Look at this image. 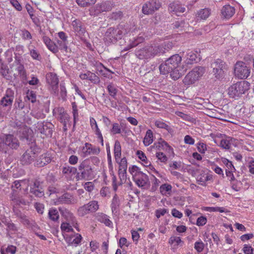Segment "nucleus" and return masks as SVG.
<instances>
[{"label": "nucleus", "instance_id": "f257e3e1", "mask_svg": "<svg viewBox=\"0 0 254 254\" xmlns=\"http://www.w3.org/2000/svg\"><path fill=\"white\" fill-rule=\"evenodd\" d=\"M182 62V57L178 54L172 56L160 65V72L162 74L170 73V76L174 80L179 79L182 74L178 68Z\"/></svg>", "mask_w": 254, "mask_h": 254}, {"label": "nucleus", "instance_id": "f03ea898", "mask_svg": "<svg viewBox=\"0 0 254 254\" xmlns=\"http://www.w3.org/2000/svg\"><path fill=\"white\" fill-rule=\"evenodd\" d=\"M135 28L132 29L128 24H119L116 28H108L105 33L104 40L105 43L109 44L115 42L118 39H121L124 35L129 33H133Z\"/></svg>", "mask_w": 254, "mask_h": 254}, {"label": "nucleus", "instance_id": "7ed1b4c3", "mask_svg": "<svg viewBox=\"0 0 254 254\" xmlns=\"http://www.w3.org/2000/svg\"><path fill=\"white\" fill-rule=\"evenodd\" d=\"M162 48L156 44H152L140 49H136L135 55L140 60H148L160 54Z\"/></svg>", "mask_w": 254, "mask_h": 254}, {"label": "nucleus", "instance_id": "20e7f679", "mask_svg": "<svg viewBox=\"0 0 254 254\" xmlns=\"http://www.w3.org/2000/svg\"><path fill=\"white\" fill-rule=\"evenodd\" d=\"M250 87L251 84L248 81L242 80L231 85L228 88V93L230 97L238 98L249 91Z\"/></svg>", "mask_w": 254, "mask_h": 254}, {"label": "nucleus", "instance_id": "39448f33", "mask_svg": "<svg viewBox=\"0 0 254 254\" xmlns=\"http://www.w3.org/2000/svg\"><path fill=\"white\" fill-rule=\"evenodd\" d=\"M78 169L80 171V174H78L77 176L78 180H89L92 179L94 170L89 159H85L81 162L78 166Z\"/></svg>", "mask_w": 254, "mask_h": 254}, {"label": "nucleus", "instance_id": "423d86ee", "mask_svg": "<svg viewBox=\"0 0 254 254\" xmlns=\"http://www.w3.org/2000/svg\"><path fill=\"white\" fill-rule=\"evenodd\" d=\"M205 73V68L201 66L194 67L183 79V83L186 85L194 84Z\"/></svg>", "mask_w": 254, "mask_h": 254}, {"label": "nucleus", "instance_id": "0eeeda50", "mask_svg": "<svg viewBox=\"0 0 254 254\" xmlns=\"http://www.w3.org/2000/svg\"><path fill=\"white\" fill-rule=\"evenodd\" d=\"M233 72L236 77L240 79H246L251 75V68L244 62L238 61L234 64Z\"/></svg>", "mask_w": 254, "mask_h": 254}, {"label": "nucleus", "instance_id": "6e6552de", "mask_svg": "<svg viewBox=\"0 0 254 254\" xmlns=\"http://www.w3.org/2000/svg\"><path fill=\"white\" fill-rule=\"evenodd\" d=\"M212 72L214 76L217 79H221L224 77L225 71L227 70L226 63L220 59H217L211 63Z\"/></svg>", "mask_w": 254, "mask_h": 254}, {"label": "nucleus", "instance_id": "1a4fd4ad", "mask_svg": "<svg viewBox=\"0 0 254 254\" xmlns=\"http://www.w3.org/2000/svg\"><path fill=\"white\" fill-rule=\"evenodd\" d=\"M39 152V148L37 146H32L26 150L21 156L20 162L22 165L30 164L35 160Z\"/></svg>", "mask_w": 254, "mask_h": 254}, {"label": "nucleus", "instance_id": "9d476101", "mask_svg": "<svg viewBox=\"0 0 254 254\" xmlns=\"http://www.w3.org/2000/svg\"><path fill=\"white\" fill-rule=\"evenodd\" d=\"M161 6L162 4L158 0H150L143 4L141 11L145 15L152 14Z\"/></svg>", "mask_w": 254, "mask_h": 254}, {"label": "nucleus", "instance_id": "9b49d317", "mask_svg": "<svg viewBox=\"0 0 254 254\" xmlns=\"http://www.w3.org/2000/svg\"><path fill=\"white\" fill-rule=\"evenodd\" d=\"M99 208V205L97 201H91L88 203L80 206L77 210V214L80 217H83L90 213L94 212Z\"/></svg>", "mask_w": 254, "mask_h": 254}, {"label": "nucleus", "instance_id": "f8f14e48", "mask_svg": "<svg viewBox=\"0 0 254 254\" xmlns=\"http://www.w3.org/2000/svg\"><path fill=\"white\" fill-rule=\"evenodd\" d=\"M51 124L49 122H38L35 125V131L43 135L42 137L51 136L52 134V129L50 126Z\"/></svg>", "mask_w": 254, "mask_h": 254}, {"label": "nucleus", "instance_id": "ddd939ff", "mask_svg": "<svg viewBox=\"0 0 254 254\" xmlns=\"http://www.w3.org/2000/svg\"><path fill=\"white\" fill-rule=\"evenodd\" d=\"M71 27L75 34L81 39H82L84 35L87 33L83 23L79 19H74L71 21Z\"/></svg>", "mask_w": 254, "mask_h": 254}, {"label": "nucleus", "instance_id": "4468645a", "mask_svg": "<svg viewBox=\"0 0 254 254\" xmlns=\"http://www.w3.org/2000/svg\"><path fill=\"white\" fill-rule=\"evenodd\" d=\"M100 152V148L93 146L89 143H85L81 148V156L87 157L91 155H98Z\"/></svg>", "mask_w": 254, "mask_h": 254}, {"label": "nucleus", "instance_id": "2eb2a0df", "mask_svg": "<svg viewBox=\"0 0 254 254\" xmlns=\"http://www.w3.org/2000/svg\"><path fill=\"white\" fill-rule=\"evenodd\" d=\"M116 162L119 164V176L121 182L120 184H123L127 179V160L126 157H123Z\"/></svg>", "mask_w": 254, "mask_h": 254}, {"label": "nucleus", "instance_id": "dca6fc26", "mask_svg": "<svg viewBox=\"0 0 254 254\" xmlns=\"http://www.w3.org/2000/svg\"><path fill=\"white\" fill-rule=\"evenodd\" d=\"M6 146L12 149H16L19 146L18 139L11 134H4L3 147Z\"/></svg>", "mask_w": 254, "mask_h": 254}, {"label": "nucleus", "instance_id": "f3484780", "mask_svg": "<svg viewBox=\"0 0 254 254\" xmlns=\"http://www.w3.org/2000/svg\"><path fill=\"white\" fill-rule=\"evenodd\" d=\"M29 186V180H16L14 182L13 185L12 186V190L13 191L19 190L25 193L28 190Z\"/></svg>", "mask_w": 254, "mask_h": 254}, {"label": "nucleus", "instance_id": "a211bd4d", "mask_svg": "<svg viewBox=\"0 0 254 254\" xmlns=\"http://www.w3.org/2000/svg\"><path fill=\"white\" fill-rule=\"evenodd\" d=\"M14 98V91L10 88L5 91L4 96L0 101V105L3 107L11 106Z\"/></svg>", "mask_w": 254, "mask_h": 254}, {"label": "nucleus", "instance_id": "6ab92c4d", "mask_svg": "<svg viewBox=\"0 0 254 254\" xmlns=\"http://www.w3.org/2000/svg\"><path fill=\"white\" fill-rule=\"evenodd\" d=\"M64 239L68 246L76 247L80 244L82 237L79 233H75L66 236Z\"/></svg>", "mask_w": 254, "mask_h": 254}, {"label": "nucleus", "instance_id": "aec40b11", "mask_svg": "<svg viewBox=\"0 0 254 254\" xmlns=\"http://www.w3.org/2000/svg\"><path fill=\"white\" fill-rule=\"evenodd\" d=\"M55 112H58L59 115V120L63 124V129L64 131L67 130V124L68 123L69 117L68 115L65 111L64 107H59L55 109Z\"/></svg>", "mask_w": 254, "mask_h": 254}, {"label": "nucleus", "instance_id": "412c9836", "mask_svg": "<svg viewBox=\"0 0 254 254\" xmlns=\"http://www.w3.org/2000/svg\"><path fill=\"white\" fill-rule=\"evenodd\" d=\"M11 68H12V70H15L16 72L14 74V76L20 75L24 77V76L26 75L23 64H22L19 58H16L15 59V62L12 64Z\"/></svg>", "mask_w": 254, "mask_h": 254}, {"label": "nucleus", "instance_id": "4be33fe9", "mask_svg": "<svg viewBox=\"0 0 254 254\" xmlns=\"http://www.w3.org/2000/svg\"><path fill=\"white\" fill-rule=\"evenodd\" d=\"M48 83L51 86L52 91L56 93L58 90L59 79L57 75L53 73H49L46 76Z\"/></svg>", "mask_w": 254, "mask_h": 254}, {"label": "nucleus", "instance_id": "5701e85b", "mask_svg": "<svg viewBox=\"0 0 254 254\" xmlns=\"http://www.w3.org/2000/svg\"><path fill=\"white\" fill-rule=\"evenodd\" d=\"M79 77L81 80H88L94 84H98L100 81L99 76L90 71L81 73L79 74Z\"/></svg>", "mask_w": 254, "mask_h": 254}, {"label": "nucleus", "instance_id": "b1692460", "mask_svg": "<svg viewBox=\"0 0 254 254\" xmlns=\"http://www.w3.org/2000/svg\"><path fill=\"white\" fill-rule=\"evenodd\" d=\"M51 161V154L48 152H46L39 156L35 162L34 165L38 167H42L50 163Z\"/></svg>", "mask_w": 254, "mask_h": 254}, {"label": "nucleus", "instance_id": "393cba45", "mask_svg": "<svg viewBox=\"0 0 254 254\" xmlns=\"http://www.w3.org/2000/svg\"><path fill=\"white\" fill-rule=\"evenodd\" d=\"M168 243L173 251H176L179 247H182L184 245V242L181 238L175 235L171 236L170 237Z\"/></svg>", "mask_w": 254, "mask_h": 254}, {"label": "nucleus", "instance_id": "a878e982", "mask_svg": "<svg viewBox=\"0 0 254 254\" xmlns=\"http://www.w3.org/2000/svg\"><path fill=\"white\" fill-rule=\"evenodd\" d=\"M62 215L67 221L73 225L78 232H79V226L77 222L76 218L72 213L67 209H65L62 212Z\"/></svg>", "mask_w": 254, "mask_h": 254}, {"label": "nucleus", "instance_id": "bb28decb", "mask_svg": "<svg viewBox=\"0 0 254 254\" xmlns=\"http://www.w3.org/2000/svg\"><path fill=\"white\" fill-rule=\"evenodd\" d=\"M144 167H146L147 168V171L148 173L152 176V175L154 174L157 177L160 178L162 179V181H168L167 178L166 177V175L163 173H160L158 171L156 170L154 168V166L152 165L151 162H149V164L147 165H143Z\"/></svg>", "mask_w": 254, "mask_h": 254}, {"label": "nucleus", "instance_id": "cd10ccee", "mask_svg": "<svg viewBox=\"0 0 254 254\" xmlns=\"http://www.w3.org/2000/svg\"><path fill=\"white\" fill-rule=\"evenodd\" d=\"M168 10L170 12L179 15L185 11L186 8L178 2H173L169 4Z\"/></svg>", "mask_w": 254, "mask_h": 254}, {"label": "nucleus", "instance_id": "c85d7f7f", "mask_svg": "<svg viewBox=\"0 0 254 254\" xmlns=\"http://www.w3.org/2000/svg\"><path fill=\"white\" fill-rule=\"evenodd\" d=\"M211 14L210 8L205 7L200 9L196 13V18L198 20H205L208 19Z\"/></svg>", "mask_w": 254, "mask_h": 254}, {"label": "nucleus", "instance_id": "c756f323", "mask_svg": "<svg viewBox=\"0 0 254 254\" xmlns=\"http://www.w3.org/2000/svg\"><path fill=\"white\" fill-rule=\"evenodd\" d=\"M185 62L187 64H193L196 63L199 61V58L197 56L196 52L188 50L185 56Z\"/></svg>", "mask_w": 254, "mask_h": 254}, {"label": "nucleus", "instance_id": "7c9ffc66", "mask_svg": "<svg viewBox=\"0 0 254 254\" xmlns=\"http://www.w3.org/2000/svg\"><path fill=\"white\" fill-rule=\"evenodd\" d=\"M77 172V169L72 166L68 165L63 167L62 173L64 176L68 180L72 179Z\"/></svg>", "mask_w": 254, "mask_h": 254}, {"label": "nucleus", "instance_id": "2f4dec72", "mask_svg": "<svg viewBox=\"0 0 254 254\" xmlns=\"http://www.w3.org/2000/svg\"><path fill=\"white\" fill-rule=\"evenodd\" d=\"M30 191L34 195L37 197H42L44 195V190L41 188L40 182L36 181L31 187Z\"/></svg>", "mask_w": 254, "mask_h": 254}, {"label": "nucleus", "instance_id": "473e14b6", "mask_svg": "<svg viewBox=\"0 0 254 254\" xmlns=\"http://www.w3.org/2000/svg\"><path fill=\"white\" fill-rule=\"evenodd\" d=\"M95 217L98 221L104 223L106 226L113 227V223L106 214L103 213H97Z\"/></svg>", "mask_w": 254, "mask_h": 254}, {"label": "nucleus", "instance_id": "72a5a7b5", "mask_svg": "<svg viewBox=\"0 0 254 254\" xmlns=\"http://www.w3.org/2000/svg\"><path fill=\"white\" fill-rule=\"evenodd\" d=\"M120 206V200L119 197L117 194H115L111 204V208L113 214H117L119 213Z\"/></svg>", "mask_w": 254, "mask_h": 254}, {"label": "nucleus", "instance_id": "f704fd0d", "mask_svg": "<svg viewBox=\"0 0 254 254\" xmlns=\"http://www.w3.org/2000/svg\"><path fill=\"white\" fill-rule=\"evenodd\" d=\"M221 13L224 17L230 18L235 13V8L230 5H225L222 7Z\"/></svg>", "mask_w": 254, "mask_h": 254}, {"label": "nucleus", "instance_id": "c9c22d12", "mask_svg": "<svg viewBox=\"0 0 254 254\" xmlns=\"http://www.w3.org/2000/svg\"><path fill=\"white\" fill-rule=\"evenodd\" d=\"M148 177L146 174L142 173L139 177H137L133 181L139 187H144L147 185L148 182Z\"/></svg>", "mask_w": 254, "mask_h": 254}, {"label": "nucleus", "instance_id": "e433bc0d", "mask_svg": "<svg viewBox=\"0 0 254 254\" xmlns=\"http://www.w3.org/2000/svg\"><path fill=\"white\" fill-rule=\"evenodd\" d=\"M43 41L46 45L47 48L49 49L50 51L53 52V53H56L58 51V49L56 45L52 41L51 39L46 35H44L43 36Z\"/></svg>", "mask_w": 254, "mask_h": 254}, {"label": "nucleus", "instance_id": "4c0bfd02", "mask_svg": "<svg viewBox=\"0 0 254 254\" xmlns=\"http://www.w3.org/2000/svg\"><path fill=\"white\" fill-rule=\"evenodd\" d=\"M113 151L115 161L120 160L122 156V147L120 142L118 140L115 141Z\"/></svg>", "mask_w": 254, "mask_h": 254}, {"label": "nucleus", "instance_id": "58836bf2", "mask_svg": "<svg viewBox=\"0 0 254 254\" xmlns=\"http://www.w3.org/2000/svg\"><path fill=\"white\" fill-rule=\"evenodd\" d=\"M153 141V134L151 129H148L145 134V136L143 139V143L145 146H148L152 143Z\"/></svg>", "mask_w": 254, "mask_h": 254}, {"label": "nucleus", "instance_id": "ea45409f", "mask_svg": "<svg viewBox=\"0 0 254 254\" xmlns=\"http://www.w3.org/2000/svg\"><path fill=\"white\" fill-rule=\"evenodd\" d=\"M156 147L166 150L168 153H173V148L168 144V143L162 139H160L158 142V145Z\"/></svg>", "mask_w": 254, "mask_h": 254}, {"label": "nucleus", "instance_id": "a19ab883", "mask_svg": "<svg viewBox=\"0 0 254 254\" xmlns=\"http://www.w3.org/2000/svg\"><path fill=\"white\" fill-rule=\"evenodd\" d=\"M172 187L171 185L164 183L160 186V193L163 195L168 196L171 194Z\"/></svg>", "mask_w": 254, "mask_h": 254}, {"label": "nucleus", "instance_id": "79ce46f5", "mask_svg": "<svg viewBox=\"0 0 254 254\" xmlns=\"http://www.w3.org/2000/svg\"><path fill=\"white\" fill-rule=\"evenodd\" d=\"M128 172L130 174L132 175L133 180L143 173V172L141 171L140 169L136 165H132L131 167H129Z\"/></svg>", "mask_w": 254, "mask_h": 254}, {"label": "nucleus", "instance_id": "37998d69", "mask_svg": "<svg viewBox=\"0 0 254 254\" xmlns=\"http://www.w3.org/2000/svg\"><path fill=\"white\" fill-rule=\"evenodd\" d=\"M136 155L142 165H147V164H149L150 161L147 159L146 155L143 151L138 150L136 151Z\"/></svg>", "mask_w": 254, "mask_h": 254}, {"label": "nucleus", "instance_id": "c03bdc74", "mask_svg": "<svg viewBox=\"0 0 254 254\" xmlns=\"http://www.w3.org/2000/svg\"><path fill=\"white\" fill-rule=\"evenodd\" d=\"M203 209L209 212H219L220 213H227L229 212L225 207L219 206H207L205 207Z\"/></svg>", "mask_w": 254, "mask_h": 254}, {"label": "nucleus", "instance_id": "a18cd8bd", "mask_svg": "<svg viewBox=\"0 0 254 254\" xmlns=\"http://www.w3.org/2000/svg\"><path fill=\"white\" fill-rule=\"evenodd\" d=\"M97 0H76L78 5L81 7H89L93 5Z\"/></svg>", "mask_w": 254, "mask_h": 254}, {"label": "nucleus", "instance_id": "49530a36", "mask_svg": "<svg viewBox=\"0 0 254 254\" xmlns=\"http://www.w3.org/2000/svg\"><path fill=\"white\" fill-rule=\"evenodd\" d=\"M48 216L53 221H57L60 218L59 212L56 208H51L49 210Z\"/></svg>", "mask_w": 254, "mask_h": 254}, {"label": "nucleus", "instance_id": "de8ad7c7", "mask_svg": "<svg viewBox=\"0 0 254 254\" xmlns=\"http://www.w3.org/2000/svg\"><path fill=\"white\" fill-rule=\"evenodd\" d=\"M107 89L109 95L115 99L118 92V89L112 83H110L108 85Z\"/></svg>", "mask_w": 254, "mask_h": 254}, {"label": "nucleus", "instance_id": "09e8293b", "mask_svg": "<svg viewBox=\"0 0 254 254\" xmlns=\"http://www.w3.org/2000/svg\"><path fill=\"white\" fill-rule=\"evenodd\" d=\"M96 67H97V70L100 72L103 76H104V77H108V78H110V76L109 75H108L105 72H104V70L103 69H104L105 70H106L107 71L109 72H110L111 73H113V72H112L110 69H109L108 68H106L104 65L103 64H101V63H97V64H96Z\"/></svg>", "mask_w": 254, "mask_h": 254}, {"label": "nucleus", "instance_id": "8fccbe9b", "mask_svg": "<svg viewBox=\"0 0 254 254\" xmlns=\"http://www.w3.org/2000/svg\"><path fill=\"white\" fill-rule=\"evenodd\" d=\"M157 46L159 47H161L162 48V51L161 52V54H163L165 53V50H168L173 47V44L171 42H164L161 44H156Z\"/></svg>", "mask_w": 254, "mask_h": 254}, {"label": "nucleus", "instance_id": "3c124183", "mask_svg": "<svg viewBox=\"0 0 254 254\" xmlns=\"http://www.w3.org/2000/svg\"><path fill=\"white\" fill-rule=\"evenodd\" d=\"M26 98L31 103H35L36 101V95L35 92L33 91V90H28V92H27V95H26Z\"/></svg>", "mask_w": 254, "mask_h": 254}, {"label": "nucleus", "instance_id": "603ef678", "mask_svg": "<svg viewBox=\"0 0 254 254\" xmlns=\"http://www.w3.org/2000/svg\"><path fill=\"white\" fill-rule=\"evenodd\" d=\"M222 162L226 166V171H230L231 172H234L236 170L235 167L233 166L232 162H230L226 158L222 159Z\"/></svg>", "mask_w": 254, "mask_h": 254}, {"label": "nucleus", "instance_id": "864d4df0", "mask_svg": "<svg viewBox=\"0 0 254 254\" xmlns=\"http://www.w3.org/2000/svg\"><path fill=\"white\" fill-rule=\"evenodd\" d=\"M204 248L205 244L200 240L195 242L194 244V248L198 253L202 252Z\"/></svg>", "mask_w": 254, "mask_h": 254}, {"label": "nucleus", "instance_id": "5fc2aeb1", "mask_svg": "<svg viewBox=\"0 0 254 254\" xmlns=\"http://www.w3.org/2000/svg\"><path fill=\"white\" fill-rule=\"evenodd\" d=\"M151 180L152 183V189H154L155 190L158 186L160 185L162 182H164V181H162L161 180H159L157 177L154 175H152L151 176Z\"/></svg>", "mask_w": 254, "mask_h": 254}, {"label": "nucleus", "instance_id": "6e6d98bb", "mask_svg": "<svg viewBox=\"0 0 254 254\" xmlns=\"http://www.w3.org/2000/svg\"><path fill=\"white\" fill-rule=\"evenodd\" d=\"M112 134H118L121 133V127L120 125L117 123H114L112 124V127L110 130Z\"/></svg>", "mask_w": 254, "mask_h": 254}, {"label": "nucleus", "instance_id": "4d7b16f0", "mask_svg": "<svg viewBox=\"0 0 254 254\" xmlns=\"http://www.w3.org/2000/svg\"><path fill=\"white\" fill-rule=\"evenodd\" d=\"M156 157L160 162H162L163 163H166L167 162V157L164 153L162 152H157L156 153Z\"/></svg>", "mask_w": 254, "mask_h": 254}, {"label": "nucleus", "instance_id": "13d9d810", "mask_svg": "<svg viewBox=\"0 0 254 254\" xmlns=\"http://www.w3.org/2000/svg\"><path fill=\"white\" fill-rule=\"evenodd\" d=\"M175 114H176L177 116L185 121H191L193 120V118L191 116L180 111H176Z\"/></svg>", "mask_w": 254, "mask_h": 254}, {"label": "nucleus", "instance_id": "bf43d9fd", "mask_svg": "<svg viewBox=\"0 0 254 254\" xmlns=\"http://www.w3.org/2000/svg\"><path fill=\"white\" fill-rule=\"evenodd\" d=\"M0 72L2 76L7 79H9V69L6 65L2 64Z\"/></svg>", "mask_w": 254, "mask_h": 254}, {"label": "nucleus", "instance_id": "052dcab7", "mask_svg": "<svg viewBox=\"0 0 254 254\" xmlns=\"http://www.w3.org/2000/svg\"><path fill=\"white\" fill-rule=\"evenodd\" d=\"M61 228L63 231L65 232H70L73 231V229L72 228V226L70 225L69 223L63 222L61 224Z\"/></svg>", "mask_w": 254, "mask_h": 254}, {"label": "nucleus", "instance_id": "680f3d73", "mask_svg": "<svg viewBox=\"0 0 254 254\" xmlns=\"http://www.w3.org/2000/svg\"><path fill=\"white\" fill-rule=\"evenodd\" d=\"M21 36L24 40H31L32 38L31 33L25 29L21 30Z\"/></svg>", "mask_w": 254, "mask_h": 254}, {"label": "nucleus", "instance_id": "e2e57ef3", "mask_svg": "<svg viewBox=\"0 0 254 254\" xmlns=\"http://www.w3.org/2000/svg\"><path fill=\"white\" fill-rule=\"evenodd\" d=\"M155 126L160 128L167 129L168 127V126L162 120H156Z\"/></svg>", "mask_w": 254, "mask_h": 254}, {"label": "nucleus", "instance_id": "0e129e2a", "mask_svg": "<svg viewBox=\"0 0 254 254\" xmlns=\"http://www.w3.org/2000/svg\"><path fill=\"white\" fill-rule=\"evenodd\" d=\"M83 188L87 191L91 192L94 190V185L93 182H88L84 184Z\"/></svg>", "mask_w": 254, "mask_h": 254}, {"label": "nucleus", "instance_id": "69168bd1", "mask_svg": "<svg viewBox=\"0 0 254 254\" xmlns=\"http://www.w3.org/2000/svg\"><path fill=\"white\" fill-rule=\"evenodd\" d=\"M197 149L200 153L203 154L205 153V151L207 150V146L206 144L199 142L197 144Z\"/></svg>", "mask_w": 254, "mask_h": 254}, {"label": "nucleus", "instance_id": "338daca9", "mask_svg": "<svg viewBox=\"0 0 254 254\" xmlns=\"http://www.w3.org/2000/svg\"><path fill=\"white\" fill-rule=\"evenodd\" d=\"M243 252L245 254H254V249L252 246L245 244L243 248Z\"/></svg>", "mask_w": 254, "mask_h": 254}, {"label": "nucleus", "instance_id": "774afa93", "mask_svg": "<svg viewBox=\"0 0 254 254\" xmlns=\"http://www.w3.org/2000/svg\"><path fill=\"white\" fill-rule=\"evenodd\" d=\"M10 3L18 11L22 10V6L17 0H9Z\"/></svg>", "mask_w": 254, "mask_h": 254}]
</instances>
